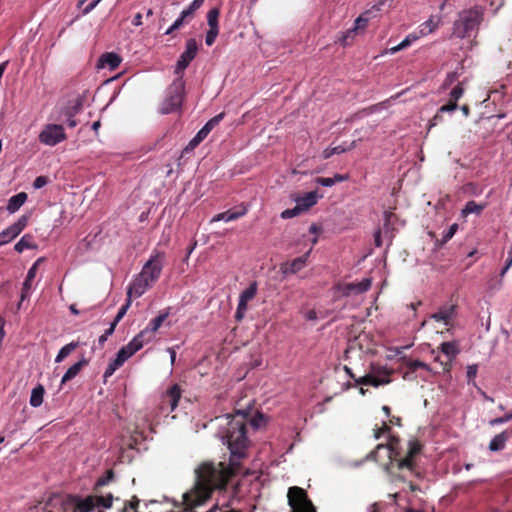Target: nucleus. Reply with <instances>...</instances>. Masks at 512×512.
Masks as SVG:
<instances>
[{"mask_svg": "<svg viewBox=\"0 0 512 512\" xmlns=\"http://www.w3.org/2000/svg\"><path fill=\"white\" fill-rule=\"evenodd\" d=\"M163 253H156L145 263L140 274L128 288L129 297L142 296L155 283L163 269Z\"/></svg>", "mask_w": 512, "mask_h": 512, "instance_id": "nucleus-1", "label": "nucleus"}, {"mask_svg": "<svg viewBox=\"0 0 512 512\" xmlns=\"http://www.w3.org/2000/svg\"><path fill=\"white\" fill-rule=\"evenodd\" d=\"M483 20V9L481 7H473L459 12L458 18L453 23V35L463 39L470 37L471 34L478 30Z\"/></svg>", "mask_w": 512, "mask_h": 512, "instance_id": "nucleus-2", "label": "nucleus"}, {"mask_svg": "<svg viewBox=\"0 0 512 512\" xmlns=\"http://www.w3.org/2000/svg\"><path fill=\"white\" fill-rule=\"evenodd\" d=\"M398 442V438L391 437L389 442L390 458L399 470H407L411 474H414L416 470L415 457L421 453L422 444L416 439L410 440L408 442L406 455L404 457H399V453L396 451Z\"/></svg>", "mask_w": 512, "mask_h": 512, "instance_id": "nucleus-3", "label": "nucleus"}, {"mask_svg": "<svg viewBox=\"0 0 512 512\" xmlns=\"http://www.w3.org/2000/svg\"><path fill=\"white\" fill-rule=\"evenodd\" d=\"M184 92L185 81L183 78L176 76L175 80L168 87L167 97L161 106L160 112L162 114H169L179 109L183 102Z\"/></svg>", "mask_w": 512, "mask_h": 512, "instance_id": "nucleus-4", "label": "nucleus"}, {"mask_svg": "<svg viewBox=\"0 0 512 512\" xmlns=\"http://www.w3.org/2000/svg\"><path fill=\"white\" fill-rule=\"evenodd\" d=\"M287 498L288 505L291 507L290 512H317L306 490L301 487H290L288 489Z\"/></svg>", "mask_w": 512, "mask_h": 512, "instance_id": "nucleus-5", "label": "nucleus"}, {"mask_svg": "<svg viewBox=\"0 0 512 512\" xmlns=\"http://www.w3.org/2000/svg\"><path fill=\"white\" fill-rule=\"evenodd\" d=\"M198 52V43L194 38L186 41L185 50L180 55L174 73L177 77L183 78L185 69L189 66L191 61L196 57Z\"/></svg>", "mask_w": 512, "mask_h": 512, "instance_id": "nucleus-6", "label": "nucleus"}, {"mask_svg": "<svg viewBox=\"0 0 512 512\" xmlns=\"http://www.w3.org/2000/svg\"><path fill=\"white\" fill-rule=\"evenodd\" d=\"M66 139L62 125L47 124L39 134V141L48 146H55Z\"/></svg>", "mask_w": 512, "mask_h": 512, "instance_id": "nucleus-7", "label": "nucleus"}, {"mask_svg": "<svg viewBox=\"0 0 512 512\" xmlns=\"http://www.w3.org/2000/svg\"><path fill=\"white\" fill-rule=\"evenodd\" d=\"M29 216L22 215L17 222L6 228L0 233V246L9 243L15 239L28 225Z\"/></svg>", "mask_w": 512, "mask_h": 512, "instance_id": "nucleus-8", "label": "nucleus"}, {"mask_svg": "<svg viewBox=\"0 0 512 512\" xmlns=\"http://www.w3.org/2000/svg\"><path fill=\"white\" fill-rule=\"evenodd\" d=\"M390 372L386 368H382L378 371V375L374 374H366L362 377H358L355 379V383L357 385H371L374 387H378L380 385L390 383Z\"/></svg>", "mask_w": 512, "mask_h": 512, "instance_id": "nucleus-9", "label": "nucleus"}, {"mask_svg": "<svg viewBox=\"0 0 512 512\" xmlns=\"http://www.w3.org/2000/svg\"><path fill=\"white\" fill-rule=\"evenodd\" d=\"M149 331L139 332L127 345L123 346L119 351H124V357L128 360L136 352H138L144 344L151 341L147 335Z\"/></svg>", "mask_w": 512, "mask_h": 512, "instance_id": "nucleus-10", "label": "nucleus"}, {"mask_svg": "<svg viewBox=\"0 0 512 512\" xmlns=\"http://www.w3.org/2000/svg\"><path fill=\"white\" fill-rule=\"evenodd\" d=\"M149 331L139 332L127 345L123 346L119 351H124V357L128 360L136 352H138L144 344L151 341L147 335Z\"/></svg>", "mask_w": 512, "mask_h": 512, "instance_id": "nucleus-11", "label": "nucleus"}, {"mask_svg": "<svg viewBox=\"0 0 512 512\" xmlns=\"http://www.w3.org/2000/svg\"><path fill=\"white\" fill-rule=\"evenodd\" d=\"M181 388L178 384L172 385L162 396L161 410L165 411L166 406H169V412H172L178 406L179 400L181 399Z\"/></svg>", "mask_w": 512, "mask_h": 512, "instance_id": "nucleus-12", "label": "nucleus"}, {"mask_svg": "<svg viewBox=\"0 0 512 512\" xmlns=\"http://www.w3.org/2000/svg\"><path fill=\"white\" fill-rule=\"evenodd\" d=\"M456 317V305H443L439 310L432 314L431 318L436 322H442L446 326L453 324Z\"/></svg>", "mask_w": 512, "mask_h": 512, "instance_id": "nucleus-13", "label": "nucleus"}, {"mask_svg": "<svg viewBox=\"0 0 512 512\" xmlns=\"http://www.w3.org/2000/svg\"><path fill=\"white\" fill-rule=\"evenodd\" d=\"M309 255H310V250L307 253H305L304 255L293 259L292 261H287V262L283 263L280 266L281 272L284 275H287V274H295L298 271L302 270L306 266L307 259H308Z\"/></svg>", "mask_w": 512, "mask_h": 512, "instance_id": "nucleus-14", "label": "nucleus"}, {"mask_svg": "<svg viewBox=\"0 0 512 512\" xmlns=\"http://www.w3.org/2000/svg\"><path fill=\"white\" fill-rule=\"evenodd\" d=\"M371 288V279L364 278L360 282L346 283L343 287V294L349 296L351 294H361Z\"/></svg>", "mask_w": 512, "mask_h": 512, "instance_id": "nucleus-15", "label": "nucleus"}, {"mask_svg": "<svg viewBox=\"0 0 512 512\" xmlns=\"http://www.w3.org/2000/svg\"><path fill=\"white\" fill-rule=\"evenodd\" d=\"M122 59L121 57L114 52H106L102 54L98 60L97 67L98 68H106L108 67L110 70H115L120 65Z\"/></svg>", "mask_w": 512, "mask_h": 512, "instance_id": "nucleus-16", "label": "nucleus"}, {"mask_svg": "<svg viewBox=\"0 0 512 512\" xmlns=\"http://www.w3.org/2000/svg\"><path fill=\"white\" fill-rule=\"evenodd\" d=\"M320 197H322V195H319L317 191H311L304 196L296 198L295 201L301 212H304L316 205Z\"/></svg>", "mask_w": 512, "mask_h": 512, "instance_id": "nucleus-17", "label": "nucleus"}, {"mask_svg": "<svg viewBox=\"0 0 512 512\" xmlns=\"http://www.w3.org/2000/svg\"><path fill=\"white\" fill-rule=\"evenodd\" d=\"M42 261V258H39L28 270L26 279L23 283L22 291H21V301H24L30 293V289L32 287V281L34 280L38 265Z\"/></svg>", "mask_w": 512, "mask_h": 512, "instance_id": "nucleus-18", "label": "nucleus"}, {"mask_svg": "<svg viewBox=\"0 0 512 512\" xmlns=\"http://www.w3.org/2000/svg\"><path fill=\"white\" fill-rule=\"evenodd\" d=\"M124 354H125V353H124V351H118V353H117V355H116V358H115L114 360H112V361L108 364V366H107V368H106V370H105V372H104V375H103V377H104V381H105V382H106V381H107V379H108L109 377H111V376L114 374V372H115L119 367H121V366L124 364V362L127 360V359H126V357H124Z\"/></svg>", "mask_w": 512, "mask_h": 512, "instance_id": "nucleus-19", "label": "nucleus"}, {"mask_svg": "<svg viewBox=\"0 0 512 512\" xmlns=\"http://www.w3.org/2000/svg\"><path fill=\"white\" fill-rule=\"evenodd\" d=\"M246 213H247V209L246 208H242L239 211L228 210V211H225V212H222V213H219V214L215 215L212 218V221L213 222H217V221L230 222V221H234V220L239 219L240 217L244 216Z\"/></svg>", "mask_w": 512, "mask_h": 512, "instance_id": "nucleus-20", "label": "nucleus"}, {"mask_svg": "<svg viewBox=\"0 0 512 512\" xmlns=\"http://www.w3.org/2000/svg\"><path fill=\"white\" fill-rule=\"evenodd\" d=\"M88 364V360L83 358L81 359L80 361H78L77 363L73 364L67 371L66 373L63 375L62 377V380H61V384H65L67 383L68 381L72 380L73 378H75L78 373L81 371V369L86 366Z\"/></svg>", "mask_w": 512, "mask_h": 512, "instance_id": "nucleus-21", "label": "nucleus"}, {"mask_svg": "<svg viewBox=\"0 0 512 512\" xmlns=\"http://www.w3.org/2000/svg\"><path fill=\"white\" fill-rule=\"evenodd\" d=\"M509 439L507 431H503L496 436L489 443V450L493 452L501 451L505 448L506 442Z\"/></svg>", "mask_w": 512, "mask_h": 512, "instance_id": "nucleus-22", "label": "nucleus"}, {"mask_svg": "<svg viewBox=\"0 0 512 512\" xmlns=\"http://www.w3.org/2000/svg\"><path fill=\"white\" fill-rule=\"evenodd\" d=\"M27 200V194L25 192H20L14 196H12L7 204V210L10 213H14L25 203Z\"/></svg>", "mask_w": 512, "mask_h": 512, "instance_id": "nucleus-23", "label": "nucleus"}, {"mask_svg": "<svg viewBox=\"0 0 512 512\" xmlns=\"http://www.w3.org/2000/svg\"><path fill=\"white\" fill-rule=\"evenodd\" d=\"M348 179V175H342V174H335L334 177H317L315 179L316 184L324 186V187H331L335 185L336 183L343 182Z\"/></svg>", "mask_w": 512, "mask_h": 512, "instance_id": "nucleus-24", "label": "nucleus"}, {"mask_svg": "<svg viewBox=\"0 0 512 512\" xmlns=\"http://www.w3.org/2000/svg\"><path fill=\"white\" fill-rule=\"evenodd\" d=\"M36 244L34 243L33 236L30 234H25L22 238L15 244L14 249L18 253H22L25 249H34L36 248Z\"/></svg>", "mask_w": 512, "mask_h": 512, "instance_id": "nucleus-25", "label": "nucleus"}, {"mask_svg": "<svg viewBox=\"0 0 512 512\" xmlns=\"http://www.w3.org/2000/svg\"><path fill=\"white\" fill-rule=\"evenodd\" d=\"M167 316H168V313H162V314L158 315L157 317L152 319L149 322V325L147 326V328L143 330V331H149V334L147 336L150 337L151 340L153 338L154 333L161 327V325L163 324V322L165 321Z\"/></svg>", "mask_w": 512, "mask_h": 512, "instance_id": "nucleus-26", "label": "nucleus"}, {"mask_svg": "<svg viewBox=\"0 0 512 512\" xmlns=\"http://www.w3.org/2000/svg\"><path fill=\"white\" fill-rule=\"evenodd\" d=\"M207 129L201 128L198 133L189 141L187 146L184 148L183 152H191L193 151L207 136Z\"/></svg>", "mask_w": 512, "mask_h": 512, "instance_id": "nucleus-27", "label": "nucleus"}, {"mask_svg": "<svg viewBox=\"0 0 512 512\" xmlns=\"http://www.w3.org/2000/svg\"><path fill=\"white\" fill-rule=\"evenodd\" d=\"M439 348L441 352L448 357L449 362H451L459 353V349L455 342H443Z\"/></svg>", "mask_w": 512, "mask_h": 512, "instance_id": "nucleus-28", "label": "nucleus"}, {"mask_svg": "<svg viewBox=\"0 0 512 512\" xmlns=\"http://www.w3.org/2000/svg\"><path fill=\"white\" fill-rule=\"evenodd\" d=\"M44 393L45 390L41 384L33 388L30 396V405L32 407H39L43 403Z\"/></svg>", "mask_w": 512, "mask_h": 512, "instance_id": "nucleus-29", "label": "nucleus"}, {"mask_svg": "<svg viewBox=\"0 0 512 512\" xmlns=\"http://www.w3.org/2000/svg\"><path fill=\"white\" fill-rule=\"evenodd\" d=\"M374 10L368 9L364 11L359 17L356 18L354 22V29L357 31L359 29H364L369 22V20L374 17Z\"/></svg>", "mask_w": 512, "mask_h": 512, "instance_id": "nucleus-30", "label": "nucleus"}, {"mask_svg": "<svg viewBox=\"0 0 512 512\" xmlns=\"http://www.w3.org/2000/svg\"><path fill=\"white\" fill-rule=\"evenodd\" d=\"M78 346H79V342H77V341H72V342H70V343L66 344L65 346H63V347L59 350V352H58V354H57V356H56V358H55V362H57V363L62 362V361H63L67 356H69V355H70V354H71V353H72V352H73V351H74Z\"/></svg>", "mask_w": 512, "mask_h": 512, "instance_id": "nucleus-31", "label": "nucleus"}, {"mask_svg": "<svg viewBox=\"0 0 512 512\" xmlns=\"http://www.w3.org/2000/svg\"><path fill=\"white\" fill-rule=\"evenodd\" d=\"M485 207V204H478L475 201L471 200L466 203L464 209L462 210V213L464 215H468L471 213L480 214Z\"/></svg>", "mask_w": 512, "mask_h": 512, "instance_id": "nucleus-32", "label": "nucleus"}, {"mask_svg": "<svg viewBox=\"0 0 512 512\" xmlns=\"http://www.w3.org/2000/svg\"><path fill=\"white\" fill-rule=\"evenodd\" d=\"M82 108V103L79 99L75 101V103L71 106H67L63 111L62 114L65 118H73L76 114L80 112Z\"/></svg>", "mask_w": 512, "mask_h": 512, "instance_id": "nucleus-33", "label": "nucleus"}, {"mask_svg": "<svg viewBox=\"0 0 512 512\" xmlns=\"http://www.w3.org/2000/svg\"><path fill=\"white\" fill-rule=\"evenodd\" d=\"M220 15V9L215 7L208 11L207 13V22L209 25V28H219L218 25V18Z\"/></svg>", "mask_w": 512, "mask_h": 512, "instance_id": "nucleus-34", "label": "nucleus"}, {"mask_svg": "<svg viewBox=\"0 0 512 512\" xmlns=\"http://www.w3.org/2000/svg\"><path fill=\"white\" fill-rule=\"evenodd\" d=\"M257 293V283L252 282L241 294L239 299L249 302Z\"/></svg>", "mask_w": 512, "mask_h": 512, "instance_id": "nucleus-35", "label": "nucleus"}, {"mask_svg": "<svg viewBox=\"0 0 512 512\" xmlns=\"http://www.w3.org/2000/svg\"><path fill=\"white\" fill-rule=\"evenodd\" d=\"M438 23L435 22L432 18L428 19L424 23L420 25V34L422 36L432 33L437 28Z\"/></svg>", "mask_w": 512, "mask_h": 512, "instance_id": "nucleus-36", "label": "nucleus"}, {"mask_svg": "<svg viewBox=\"0 0 512 512\" xmlns=\"http://www.w3.org/2000/svg\"><path fill=\"white\" fill-rule=\"evenodd\" d=\"M458 108L457 103L454 101L449 100V102L443 106H441L437 112V114L434 116L433 121H437L441 119V113L444 112H452Z\"/></svg>", "mask_w": 512, "mask_h": 512, "instance_id": "nucleus-37", "label": "nucleus"}, {"mask_svg": "<svg viewBox=\"0 0 512 512\" xmlns=\"http://www.w3.org/2000/svg\"><path fill=\"white\" fill-rule=\"evenodd\" d=\"M139 502L138 497L134 495L130 501L124 503L120 512H138Z\"/></svg>", "mask_w": 512, "mask_h": 512, "instance_id": "nucleus-38", "label": "nucleus"}, {"mask_svg": "<svg viewBox=\"0 0 512 512\" xmlns=\"http://www.w3.org/2000/svg\"><path fill=\"white\" fill-rule=\"evenodd\" d=\"M96 498V507H104L111 508L113 503L112 494H108L107 496H94Z\"/></svg>", "mask_w": 512, "mask_h": 512, "instance_id": "nucleus-39", "label": "nucleus"}, {"mask_svg": "<svg viewBox=\"0 0 512 512\" xmlns=\"http://www.w3.org/2000/svg\"><path fill=\"white\" fill-rule=\"evenodd\" d=\"M224 115V112L217 114L216 116L212 117L202 128L207 129V132L210 133L211 130L223 120Z\"/></svg>", "mask_w": 512, "mask_h": 512, "instance_id": "nucleus-40", "label": "nucleus"}, {"mask_svg": "<svg viewBox=\"0 0 512 512\" xmlns=\"http://www.w3.org/2000/svg\"><path fill=\"white\" fill-rule=\"evenodd\" d=\"M130 305H131V297L128 296L126 303L119 309L117 315L115 316V318L112 322V323H115V327L120 322V320L124 317L128 308L130 307Z\"/></svg>", "mask_w": 512, "mask_h": 512, "instance_id": "nucleus-41", "label": "nucleus"}, {"mask_svg": "<svg viewBox=\"0 0 512 512\" xmlns=\"http://www.w3.org/2000/svg\"><path fill=\"white\" fill-rule=\"evenodd\" d=\"M347 149L345 147H343L342 145H338V146H335V147H331V148H327L323 151V157L325 159L331 157L332 155L334 154H341V153H344L346 152Z\"/></svg>", "mask_w": 512, "mask_h": 512, "instance_id": "nucleus-42", "label": "nucleus"}, {"mask_svg": "<svg viewBox=\"0 0 512 512\" xmlns=\"http://www.w3.org/2000/svg\"><path fill=\"white\" fill-rule=\"evenodd\" d=\"M464 93V89L461 83H458L450 92V100L457 103V101L462 97Z\"/></svg>", "mask_w": 512, "mask_h": 512, "instance_id": "nucleus-43", "label": "nucleus"}, {"mask_svg": "<svg viewBox=\"0 0 512 512\" xmlns=\"http://www.w3.org/2000/svg\"><path fill=\"white\" fill-rule=\"evenodd\" d=\"M218 34H219V28H215V29L209 28V30L207 31L206 36H205V43L208 46L213 45Z\"/></svg>", "mask_w": 512, "mask_h": 512, "instance_id": "nucleus-44", "label": "nucleus"}, {"mask_svg": "<svg viewBox=\"0 0 512 512\" xmlns=\"http://www.w3.org/2000/svg\"><path fill=\"white\" fill-rule=\"evenodd\" d=\"M356 32L357 31L354 28L347 30L345 34L341 37L340 43L344 46L349 45L353 40Z\"/></svg>", "mask_w": 512, "mask_h": 512, "instance_id": "nucleus-45", "label": "nucleus"}, {"mask_svg": "<svg viewBox=\"0 0 512 512\" xmlns=\"http://www.w3.org/2000/svg\"><path fill=\"white\" fill-rule=\"evenodd\" d=\"M407 367L411 372H415L419 368L428 369L427 364L420 360H409L407 362Z\"/></svg>", "mask_w": 512, "mask_h": 512, "instance_id": "nucleus-46", "label": "nucleus"}, {"mask_svg": "<svg viewBox=\"0 0 512 512\" xmlns=\"http://www.w3.org/2000/svg\"><path fill=\"white\" fill-rule=\"evenodd\" d=\"M301 210L299 209V207L296 205L294 208L292 209H286L284 211H282L281 213V218L282 219H290V218H293L295 216H298L299 214H301Z\"/></svg>", "mask_w": 512, "mask_h": 512, "instance_id": "nucleus-47", "label": "nucleus"}, {"mask_svg": "<svg viewBox=\"0 0 512 512\" xmlns=\"http://www.w3.org/2000/svg\"><path fill=\"white\" fill-rule=\"evenodd\" d=\"M115 331V323H111L110 327L102 334L98 339V344L100 347H103L108 337L112 335Z\"/></svg>", "mask_w": 512, "mask_h": 512, "instance_id": "nucleus-48", "label": "nucleus"}, {"mask_svg": "<svg viewBox=\"0 0 512 512\" xmlns=\"http://www.w3.org/2000/svg\"><path fill=\"white\" fill-rule=\"evenodd\" d=\"M457 228H458V225L457 224H452L449 229L445 232V234L443 235V238H442V244L448 242L453 236L454 234L456 233L457 231Z\"/></svg>", "mask_w": 512, "mask_h": 512, "instance_id": "nucleus-49", "label": "nucleus"}, {"mask_svg": "<svg viewBox=\"0 0 512 512\" xmlns=\"http://www.w3.org/2000/svg\"><path fill=\"white\" fill-rule=\"evenodd\" d=\"M87 0H80L78 6L81 7ZM101 0H91V2L83 9V14L91 12Z\"/></svg>", "mask_w": 512, "mask_h": 512, "instance_id": "nucleus-50", "label": "nucleus"}, {"mask_svg": "<svg viewBox=\"0 0 512 512\" xmlns=\"http://www.w3.org/2000/svg\"><path fill=\"white\" fill-rule=\"evenodd\" d=\"M49 182V179L47 176H38L33 182V187L35 189H40L44 186H46Z\"/></svg>", "mask_w": 512, "mask_h": 512, "instance_id": "nucleus-51", "label": "nucleus"}, {"mask_svg": "<svg viewBox=\"0 0 512 512\" xmlns=\"http://www.w3.org/2000/svg\"><path fill=\"white\" fill-rule=\"evenodd\" d=\"M478 372V365L472 364L467 367V380L471 382L475 379Z\"/></svg>", "mask_w": 512, "mask_h": 512, "instance_id": "nucleus-52", "label": "nucleus"}, {"mask_svg": "<svg viewBox=\"0 0 512 512\" xmlns=\"http://www.w3.org/2000/svg\"><path fill=\"white\" fill-rule=\"evenodd\" d=\"M511 419H512V413H509V414H506L503 417H498V418H494V419L490 420L489 424L491 426H495V425H498V424L505 423V422H507V421H509Z\"/></svg>", "mask_w": 512, "mask_h": 512, "instance_id": "nucleus-53", "label": "nucleus"}, {"mask_svg": "<svg viewBox=\"0 0 512 512\" xmlns=\"http://www.w3.org/2000/svg\"><path fill=\"white\" fill-rule=\"evenodd\" d=\"M114 477V473L112 470L107 471V475L105 477H101L97 480V486H104L109 483L110 480Z\"/></svg>", "mask_w": 512, "mask_h": 512, "instance_id": "nucleus-54", "label": "nucleus"}, {"mask_svg": "<svg viewBox=\"0 0 512 512\" xmlns=\"http://www.w3.org/2000/svg\"><path fill=\"white\" fill-rule=\"evenodd\" d=\"M390 431V427L384 422L382 427L375 429L374 437L379 439L385 433Z\"/></svg>", "mask_w": 512, "mask_h": 512, "instance_id": "nucleus-55", "label": "nucleus"}, {"mask_svg": "<svg viewBox=\"0 0 512 512\" xmlns=\"http://www.w3.org/2000/svg\"><path fill=\"white\" fill-rule=\"evenodd\" d=\"M194 13L195 11L189 6L181 12L180 16L182 19H185V21L188 22L191 18H193Z\"/></svg>", "mask_w": 512, "mask_h": 512, "instance_id": "nucleus-56", "label": "nucleus"}, {"mask_svg": "<svg viewBox=\"0 0 512 512\" xmlns=\"http://www.w3.org/2000/svg\"><path fill=\"white\" fill-rule=\"evenodd\" d=\"M205 0H193L189 5L194 11L198 10L204 3Z\"/></svg>", "mask_w": 512, "mask_h": 512, "instance_id": "nucleus-57", "label": "nucleus"}, {"mask_svg": "<svg viewBox=\"0 0 512 512\" xmlns=\"http://www.w3.org/2000/svg\"><path fill=\"white\" fill-rule=\"evenodd\" d=\"M132 24L135 25V26H140L142 25V14L141 13H137L133 20H132Z\"/></svg>", "mask_w": 512, "mask_h": 512, "instance_id": "nucleus-58", "label": "nucleus"}, {"mask_svg": "<svg viewBox=\"0 0 512 512\" xmlns=\"http://www.w3.org/2000/svg\"><path fill=\"white\" fill-rule=\"evenodd\" d=\"M185 22H186L185 19H182V17L180 16L172 24L173 25V29H177L178 30Z\"/></svg>", "mask_w": 512, "mask_h": 512, "instance_id": "nucleus-59", "label": "nucleus"}, {"mask_svg": "<svg viewBox=\"0 0 512 512\" xmlns=\"http://www.w3.org/2000/svg\"><path fill=\"white\" fill-rule=\"evenodd\" d=\"M306 319L307 320H316L317 319V313L315 310H309L306 313Z\"/></svg>", "mask_w": 512, "mask_h": 512, "instance_id": "nucleus-60", "label": "nucleus"}, {"mask_svg": "<svg viewBox=\"0 0 512 512\" xmlns=\"http://www.w3.org/2000/svg\"><path fill=\"white\" fill-rule=\"evenodd\" d=\"M247 304H248V302L239 299L237 309L242 310L243 312H245L247 310Z\"/></svg>", "mask_w": 512, "mask_h": 512, "instance_id": "nucleus-61", "label": "nucleus"}, {"mask_svg": "<svg viewBox=\"0 0 512 512\" xmlns=\"http://www.w3.org/2000/svg\"><path fill=\"white\" fill-rule=\"evenodd\" d=\"M411 44L409 43L408 39H404L403 41H401L399 44H398V49H406L407 47H409Z\"/></svg>", "mask_w": 512, "mask_h": 512, "instance_id": "nucleus-62", "label": "nucleus"}, {"mask_svg": "<svg viewBox=\"0 0 512 512\" xmlns=\"http://www.w3.org/2000/svg\"><path fill=\"white\" fill-rule=\"evenodd\" d=\"M65 121L70 128H74L77 125V121L73 118H65Z\"/></svg>", "mask_w": 512, "mask_h": 512, "instance_id": "nucleus-63", "label": "nucleus"}, {"mask_svg": "<svg viewBox=\"0 0 512 512\" xmlns=\"http://www.w3.org/2000/svg\"><path fill=\"white\" fill-rule=\"evenodd\" d=\"M507 266H512V247L508 251V259L506 260Z\"/></svg>", "mask_w": 512, "mask_h": 512, "instance_id": "nucleus-64", "label": "nucleus"}]
</instances>
